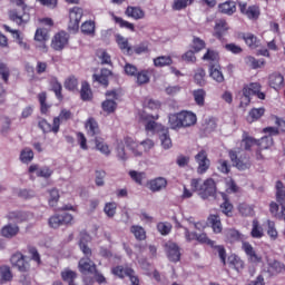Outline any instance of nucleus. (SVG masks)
<instances>
[{"label":"nucleus","instance_id":"nucleus-1","mask_svg":"<svg viewBox=\"0 0 285 285\" xmlns=\"http://www.w3.org/2000/svg\"><path fill=\"white\" fill-rule=\"evenodd\" d=\"M190 186L193 190L198 193L202 199H208V197H215L217 195V185L213 178H208L202 183V179H191Z\"/></svg>","mask_w":285,"mask_h":285},{"label":"nucleus","instance_id":"nucleus-2","mask_svg":"<svg viewBox=\"0 0 285 285\" xmlns=\"http://www.w3.org/2000/svg\"><path fill=\"white\" fill-rule=\"evenodd\" d=\"M11 3H16V6L24 10V20L17 11H9V19L14 21L18 26L28 23V21H30V13L28 12L29 8L28 4H26V0H11Z\"/></svg>","mask_w":285,"mask_h":285},{"label":"nucleus","instance_id":"nucleus-3","mask_svg":"<svg viewBox=\"0 0 285 285\" xmlns=\"http://www.w3.org/2000/svg\"><path fill=\"white\" fill-rule=\"evenodd\" d=\"M138 121H147L145 125L146 130L150 131V132H161L163 130H165L166 128H164L161 125L157 124L154 120L150 119H159V116H153V115H148L146 111H142L140 114H138L137 116Z\"/></svg>","mask_w":285,"mask_h":285},{"label":"nucleus","instance_id":"nucleus-4","mask_svg":"<svg viewBox=\"0 0 285 285\" xmlns=\"http://www.w3.org/2000/svg\"><path fill=\"white\" fill-rule=\"evenodd\" d=\"M196 242H198V244H206V246L216 248L222 263L226 265V248H224V246L222 245L215 246V240L209 239L206 233L197 234Z\"/></svg>","mask_w":285,"mask_h":285},{"label":"nucleus","instance_id":"nucleus-5","mask_svg":"<svg viewBox=\"0 0 285 285\" xmlns=\"http://www.w3.org/2000/svg\"><path fill=\"white\" fill-rule=\"evenodd\" d=\"M112 275L124 279V277H129L131 285H139V278L135 275V271L130 267H124L121 265L111 268Z\"/></svg>","mask_w":285,"mask_h":285},{"label":"nucleus","instance_id":"nucleus-6","mask_svg":"<svg viewBox=\"0 0 285 285\" xmlns=\"http://www.w3.org/2000/svg\"><path fill=\"white\" fill-rule=\"evenodd\" d=\"M263 132L267 136L262 137L261 140H258L256 144H258L262 150H267V148H271V146H273V137L279 135V129H277L276 127H267L263 129Z\"/></svg>","mask_w":285,"mask_h":285},{"label":"nucleus","instance_id":"nucleus-7","mask_svg":"<svg viewBox=\"0 0 285 285\" xmlns=\"http://www.w3.org/2000/svg\"><path fill=\"white\" fill-rule=\"evenodd\" d=\"M68 41H70V35L66 31H59L51 39V48L57 52H61L68 46Z\"/></svg>","mask_w":285,"mask_h":285},{"label":"nucleus","instance_id":"nucleus-8","mask_svg":"<svg viewBox=\"0 0 285 285\" xmlns=\"http://www.w3.org/2000/svg\"><path fill=\"white\" fill-rule=\"evenodd\" d=\"M48 39H50L48 30L43 28H38L36 30L33 40L36 41V48L40 50V52H48V45H46Z\"/></svg>","mask_w":285,"mask_h":285},{"label":"nucleus","instance_id":"nucleus-9","mask_svg":"<svg viewBox=\"0 0 285 285\" xmlns=\"http://www.w3.org/2000/svg\"><path fill=\"white\" fill-rule=\"evenodd\" d=\"M107 99L102 101L101 108L104 112H107V115H111V112H115L117 110V90H109L106 92Z\"/></svg>","mask_w":285,"mask_h":285},{"label":"nucleus","instance_id":"nucleus-10","mask_svg":"<svg viewBox=\"0 0 285 285\" xmlns=\"http://www.w3.org/2000/svg\"><path fill=\"white\" fill-rule=\"evenodd\" d=\"M81 17H83V9L79 7H73L69 11V30L77 32L79 30V23L81 21Z\"/></svg>","mask_w":285,"mask_h":285},{"label":"nucleus","instance_id":"nucleus-11","mask_svg":"<svg viewBox=\"0 0 285 285\" xmlns=\"http://www.w3.org/2000/svg\"><path fill=\"white\" fill-rule=\"evenodd\" d=\"M239 11L249 19L250 21H257L259 19V7L257 6H249L246 2L238 3Z\"/></svg>","mask_w":285,"mask_h":285},{"label":"nucleus","instance_id":"nucleus-12","mask_svg":"<svg viewBox=\"0 0 285 285\" xmlns=\"http://www.w3.org/2000/svg\"><path fill=\"white\" fill-rule=\"evenodd\" d=\"M11 264L16 266L20 273H28V271H30V262L26 261V256L21 253H16L11 256Z\"/></svg>","mask_w":285,"mask_h":285},{"label":"nucleus","instance_id":"nucleus-13","mask_svg":"<svg viewBox=\"0 0 285 285\" xmlns=\"http://www.w3.org/2000/svg\"><path fill=\"white\" fill-rule=\"evenodd\" d=\"M165 250L169 262H179L181 259V252L176 243L167 242L165 244Z\"/></svg>","mask_w":285,"mask_h":285},{"label":"nucleus","instance_id":"nucleus-14","mask_svg":"<svg viewBox=\"0 0 285 285\" xmlns=\"http://www.w3.org/2000/svg\"><path fill=\"white\" fill-rule=\"evenodd\" d=\"M195 160L198 164V173L199 175H204L208 168H210V159H208V154L205 150L199 151L195 156Z\"/></svg>","mask_w":285,"mask_h":285},{"label":"nucleus","instance_id":"nucleus-15","mask_svg":"<svg viewBox=\"0 0 285 285\" xmlns=\"http://www.w3.org/2000/svg\"><path fill=\"white\" fill-rule=\"evenodd\" d=\"M30 175H37V177H43L45 179H50L55 173L52 168L48 166L40 167L39 165H30L29 167Z\"/></svg>","mask_w":285,"mask_h":285},{"label":"nucleus","instance_id":"nucleus-16","mask_svg":"<svg viewBox=\"0 0 285 285\" xmlns=\"http://www.w3.org/2000/svg\"><path fill=\"white\" fill-rule=\"evenodd\" d=\"M78 268L82 275L97 273V265L90 258H81L78 263Z\"/></svg>","mask_w":285,"mask_h":285},{"label":"nucleus","instance_id":"nucleus-17","mask_svg":"<svg viewBox=\"0 0 285 285\" xmlns=\"http://www.w3.org/2000/svg\"><path fill=\"white\" fill-rule=\"evenodd\" d=\"M125 14L126 17H128L129 19H134L135 21L146 19V11H144V9H141L140 7L129 6L125 10Z\"/></svg>","mask_w":285,"mask_h":285},{"label":"nucleus","instance_id":"nucleus-18","mask_svg":"<svg viewBox=\"0 0 285 285\" xmlns=\"http://www.w3.org/2000/svg\"><path fill=\"white\" fill-rule=\"evenodd\" d=\"M38 126L45 132H55V135H57V132H59V118H53L52 125H50L48 120L41 119Z\"/></svg>","mask_w":285,"mask_h":285},{"label":"nucleus","instance_id":"nucleus-19","mask_svg":"<svg viewBox=\"0 0 285 285\" xmlns=\"http://www.w3.org/2000/svg\"><path fill=\"white\" fill-rule=\"evenodd\" d=\"M183 128H190L197 124V115L193 111H180Z\"/></svg>","mask_w":285,"mask_h":285},{"label":"nucleus","instance_id":"nucleus-20","mask_svg":"<svg viewBox=\"0 0 285 285\" xmlns=\"http://www.w3.org/2000/svg\"><path fill=\"white\" fill-rule=\"evenodd\" d=\"M149 186V190H151V193H159L161 190H164L166 188V186H168V180H166V178L164 177H157L155 179H151L148 183Z\"/></svg>","mask_w":285,"mask_h":285},{"label":"nucleus","instance_id":"nucleus-21","mask_svg":"<svg viewBox=\"0 0 285 285\" xmlns=\"http://www.w3.org/2000/svg\"><path fill=\"white\" fill-rule=\"evenodd\" d=\"M0 233L6 239H12V237L19 235V227L14 224H7L1 228Z\"/></svg>","mask_w":285,"mask_h":285},{"label":"nucleus","instance_id":"nucleus-22","mask_svg":"<svg viewBox=\"0 0 285 285\" xmlns=\"http://www.w3.org/2000/svg\"><path fill=\"white\" fill-rule=\"evenodd\" d=\"M218 10L223 14H228V17H230V16L235 14V12H237V4L235 3V1L228 0V1L220 3L218 6Z\"/></svg>","mask_w":285,"mask_h":285},{"label":"nucleus","instance_id":"nucleus-23","mask_svg":"<svg viewBox=\"0 0 285 285\" xmlns=\"http://www.w3.org/2000/svg\"><path fill=\"white\" fill-rule=\"evenodd\" d=\"M269 86L271 88H274V90L284 88V76L279 72L269 75Z\"/></svg>","mask_w":285,"mask_h":285},{"label":"nucleus","instance_id":"nucleus-24","mask_svg":"<svg viewBox=\"0 0 285 285\" xmlns=\"http://www.w3.org/2000/svg\"><path fill=\"white\" fill-rule=\"evenodd\" d=\"M229 157L238 170H246L250 168V163L248 160L244 161L239 159V156L235 151H229Z\"/></svg>","mask_w":285,"mask_h":285},{"label":"nucleus","instance_id":"nucleus-25","mask_svg":"<svg viewBox=\"0 0 285 285\" xmlns=\"http://www.w3.org/2000/svg\"><path fill=\"white\" fill-rule=\"evenodd\" d=\"M209 76L217 83H224V72H222V67L219 65H212L209 67Z\"/></svg>","mask_w":285,"mask_h":285},{"label":"nucleus","instance_id":"nucleus-26","mask_svg":"<svg viewBox=\"0 0 285 285\" xmlns=\"http://www.w3.org/2000/svg\"><path fill=\"white\" fill-rule=\"evenodd\" d=\"M168 124H169V128H171V130H179V129L184 128L183 122H181V112L170 114L168 117Z\"/></svg>","mask_w":285,"mask_h":285},{"label":"nucleus","instance_id":"nucleus-27","mask_svg":"<svg viewBox=\"0 0 285 285\" xmlns=\"http://www.w3.org/2000/svg\"><path fill=\"white\" fill-rule=\"evenodd\" d=\"M116 43L118 45V48L121 50V52H124V55H130L132 48L128 43V38L121 35H116Z\"/></svg>","mask_w":285,"mask_h":285},{"label":"nucleus","instance_id":"nucleus-28","mask_svg":"<svg viewBox=\"0 0 285 285\" xmlns=\"http://www.w3.org/2000/svg\"><path fill=\"white\" fill-rule=\"evenodd\" d=\"M112 77V71L109 69H101L99 75H94V80L98 81L101 86L108 87V79Z\"/></svg>","mask_w":285,"mask_h":285},{"label":"nucleus","instance_id":"nucleus-29","mask_svg":"<svg viewBox=\"0 0 285 285\" xmlns=\"http://www.w3.org/2000/svg\"><path fill=\"white\" fill-rule=\"evenodd\" d=\"M112 21L119 26V28H125L126 30H130V32H135V23L128 22L121 17H117L115 13H110Z\"/></svg>","mask_w":285,"mask_h":285},{"label":"nucleus","instance_id":"nucleus-30","mask_svg":"<svg viewBox=\"0 0 285 285\" xmlns=\"http://www.w3.org/2000/svg\"><path fill=\"white\" fill-rule=\"evenodd\" d=\"M159 139L164 150H170V148H173V139H170V134L168 132V129H163L160 131Z\"/></svg>","mask_w":285,"mask_h":285},{"label":"nucleus","instance_id":"nucleus-31","mask_svg":"<svg viewBox=\"0 0 285 285\" xmlns=\"http://www.w3.org/2000/svg\"><path fill=\"white\" fill-rule=\"evenodd\" d=\"M267 272L269 275H279V273H285V265L277 261H272L268 263Z\"/></svg>","mask_w":285,"mask_h":285},{"label":"nucleus","instance_id":"nucleus-32","mask_svg":"<svg viewBox=\"0 0 285 285\" xmlns=\"http://www.w3.org/2000/svg\"><path fill=\"white\" fill-rule=\"evenodd\" d=\"M125 144L127 148H129L134 157H141V155H144V151H141L139 144H137L132 138H126Z\"/></svg>","mask_w":285,"mask_h":285},{"label":"nucleus","instance_id":"nucleus-33","mask_svg":"<svg viewBox=\"0 0 285 285\" xmlns=\"http://www.w3.org/2000/svg\"><path fill=\"white\" fill-rule=\"evenodd\" d=\"M88 244H90V235L81 234L79 240L80 250L83 253V255L90 257V255H92V250L88 248Z\"/></svg>","mask_w":285,"mask_h":285},{"label":"nucleus","instance_id":"nucleus-34","mask_svg":"<svg viewBox=\"0 0 285 285\" xmlns=\"http://www.w3.org/2000/svg\"><path fill=\"white\" fill-rule=\"evenodd\" d=\"M276 202L281 205V208L285 206V186L283 181H276Z\"/></svg>","mask_w":285,"mask_h":285},{"label":"nucleus","instance_id":"nucleus-35","mask_svg":"<svg viewBox=\"0 0 285 285\" xmlns=\"http://www.w3.org/2000/svg\"><path fill=\"white\" fill-rule=\"evenodd\" d=\"M85 128L88 135H90L91 137H95V135H99L100 132L99 124H97V120H95V118H89L85 124Z\"/></svg>","mask_w":285,"mask_h":285},{"label":"nucleus","instance_id":"nucleus-36","mask_svg":"<svg viewBox=\"0 0 285 285\" xmlns=\"http://www.w3.org/2000/svg\"><path fill=\"white\" fill-rule=\"evenodd\" d=\"M224 233H225V239L229 244H235V242H239V239H242V234L237 229L229 228V229H225Z\"/></svg>","mask_w":285,"mask_h":285},{"label":"nucleus","instance_id":"nucleus-37","mask_svg":"<svg viewBox=\"0 0 285 285\" xmlns=\"http://www.w3.org/2000/svg\"><path fill=\"white\" fill-rule=\"evenodd\" d=\"M95 144H96V149L99 153H101V155H105L106 157H109L110 153H112V150L110 149V146L107 145V142L104 141V139L96 138Z\"/></svg>","mask_w":285,"mask_h":285},{"label":"nucleus","instance_id":"nucleus-38","mask_svg":"<svg viewBox=\"0 0 285 285\" xmlns=\"http://www.w3.org/2000/svg\"><path fill=\"white\" fill-rule=\"evenodd\" d=\"M208 222L214 233L219 234L222 233V230H224V227L222 226V218H219V215H210L208 217Z\"/></svg>","mask_w":285,"mask_h":285},{"label":"nucleus","instance_id":"nucleus-39","mask_svg":"<svg viewBox=\"0 0 285 285\" xmlns=\"http://www.w3.org/2000/svg\"><path fill=\"white\" fill-rule=\"evenodd\" d=\"M250 235L254 239H262V237H264V228L259 226V222L257 219H254L252 223Z\"/></svg>","mask_w":285,"mask_h":285},{"label":"nucleus","instance_id":"nucleus-40","mask_svg":"<svg viewBox=\"0 0 285 285\" xmlns=\"http://www.w3.org/2000/svg\"><path fill=\"white\" fill-rule=\"evenodd\" d=\"M193 3H195V0H174L171 8L179 12L181 10H186V8H188V6H193Z\"/></svg>","mask_w":285,"mask_h":285},{"label":"nucleus","instance_id":"nucleus-41","mask_svg":"<svg viewBox=\"0 0 285 285\" xmlns=\"http://www.w3.org/2000/svg\"><path fill=\"white\" fill-rule=\"evenodd\" d=\"M255 95L250 87L247 85L243 88V97L240 99V108H246L250 104V96Z\"/></svg>","mask_w":285,"mask_h":285},{"label":"nucleus","instance_id":"nucleus-42","mask_svg":"<svg viewBox=\"0 0 285 285\" xmlns=\"http://www.w3.org/2000/svg\"><path fill=\"white\" fill-rule=\"evenodd\" d=\"M61 278L63 282H68V284H75V281L77 279V272L66 268L61 272Z\"/></svg>","mask_w":285,"mask_h":285},{"label":"nucleus","instance_id":"nucleus-43","mask_svg":"<svg viewBox=\"0 0 285 285\" xmlns=\"http://www.w3.org/2000/svg\"><path fill=\"white\" fill-rule=\"evenodd\" d=\"M19 159L22 164H30L35 159V151L27 147L20 151Z\"/></svg>","mask_w":285,"mask_h":285},{"label":"nucleus","instance_id":"nucleus-44","mask_svg":"<svg viewBox=\"0 0 285 285\" xmlns=\"http://www.w3.org/2000/svg\"><path fill=\"white\" fill-rule=\"evenodd\" d=\"M193 97L197 106H204V104H206V90L196 89L193 91Z\"/></svg>","mask_w":285,"mask_h":285},{"label":"nucleus","instance_id":"nucleus-45","mask_svg":"<svg viewBox=\"0 0 285 285\" xmlns=\"http://www.w3.org/2000/svg\"><path fill=\"white\" fill-rule=\"evenodd\" d=\"M244 41L248 48H252V50H255V48H259V39L255 37L253 33H246L244 36Z\"/></svg>","mask_w":285,"mask_h":285},{"label":"nucleus","instance_id":"nucleus-46","mask_svg":"<svg viewBox=\"0 0 285 285\" xmlns=\"http://www.w3.org/2000/svg\"><path fill=\"white\" fill-rule=\"evenodd\" d=\"M265 109L264 108H254L249 111L247 116V121L253 124V121H257V119L264 116Z\"/></svg>","mask_w":285,"mask_h":285},{"label":"nucleus","instance_id":"nucleus-47","mask_svg":"<svg viewBox=\"0 0 285 285\" xmlns=\"http://www.w3.org/2000/svg\"><path fill=\"white\" fill-rule=\"evenodd\" d=\"M238 213L243 217H253L255 215V208L252 205L243 203L238 206Z\"/></svg>","mask_w":285,"mask_h":285},{"label":"nucleus","instance_id":"nucleus-48","mask_svg":"<svg viewBox=\"0 0 285 285\" xmlns=\"http://www.w3.org/2000/svg\"><path fill=\"white\" fill-rule=\"evenodd\" d=\"M173 63V58L170 56H160L154 59V66L156 68H164L165 66H170Z\"/></svg>","mask_w":285,"mask_h":285},{"label":"nucleus","instance_id":"nucleus-49","mask_svg":"<svg viewBox=\"0 0 285 285\" xmlns=\"http://www.w3.org/2000/svg\"><path fill=\"white\" fill-rule=\"evenodd\" d=\"M247 66H250V68H253L254 70H257V68H262L265 66L266 63V60L264 59H255V57L253 56H248L246 59H245Z\"/></svg>","mask_w":285,"mask_h":285},{"label":"nucleus","instance_id":"nucleus-50","mask_svg":"<svg viewBox=\"0 0 285 285\" xmlns=\"http://www.w3.org/2000/svg\"><path fill=\"white\" fill-rule=\"evenodd\" d=\"M80 97L82 101H90V99H92V90H90V85H88V82H82Z\"/></svg>","mask_w":285,"mask_h":285},{"label":"nucleus","instance_id":"nucleus-51","mask_svg":"<svg viewBox=\"0 0 285 285\" xmlns=\"http://www.w3.org/2000/svg\"><path fill=\"white\" fill-rule=\"evenodd\" d=\"M224 203L220 205V209L222 213H224V215H226L227 217H232L233 216V204L228 203V200H226V194L220 193Z\"/></svg>","mask_w":285,"mask_h":285},{"label":"nucleus","instance_id":"nucleus-52","mask_svg":"<svg viewBox=\"0 0 285 285\" xmlns=\"http://www.w3.org/2000/svg\"><path fill=\"white\" fill-rule=\"evenodd\" d=\"M228 263H229V266L235 268V271H237L238 273L239 271H242V268H244V261H242V258H239L238 256H235V255L229 256Z\"/></svg>","mask_w":285,"mask_h":285},{"label":"nucleus","instance_id":"nucleus-53","mask_svg":"<svg viewBox=\"0 0 285 285\" xmlns=\"http://www.w3.org/2000/svg\"><path fill=\"white\" fill-rule=\"evenodd\" d=\"M129 176L139 186H141L146 179V173L144 171L130 170Z\"/></svg>","mask_w":285,"mask_h":285},{"label":"nucleus","instance_id":"nucleus-54","mask_svg":"<svg viewBox=\"0 0 285 285\" xmlns=\"http://www.w3.org/2000/svg\"><path fill=\"white\" fill-rule=\"evenodd\" d=\"M157 230L160 233V235H170V232L173 230V224L168 222H160L157 224Z\"/></svg>","mask_w":285,"mask_h":285},{"label":"nucleus","instance_id":"nucleus-55","mask_svg":"<svg viewBox=\"0 0 285 285\" xmlns=\"http://www.w3.org/2000/svg\"><path fill=\"white\" fill-rule=\"evenodd\" d=\"M131 233L136 239H139L140 242L146 239V229L139 225L131 226Z\"/></svg>","mask_w":285,"mask_h":285},{"label":"nucleus","instance_id":"nucleus-56","mask_svg":"<svg viewBox=\"0 0 285 285\" xmlns=\"http://www.w3.org/2000/svg\"><path fill=\"white\" fill-rule=\"evenodd\" d=\"M228 30V23L226 22V20H217L216 24H215V32L217 35V37H222V35H224V32H226Z\"/></svg>","mask_w":285,"mask_h":285},{"label":"nucleus","instance_id":"nucleus-57","mask_svg":"<svg viewBox=\"0 0 285 285\" xmlns=\"http://www.w3.org/2000/svg\"><path fill=\"white\" fill-rule=\"evenodd\" d=\"M78 86H79V80H77V78L75 76L67 78L65 81V88L67 90H70L71 92H75V90H77Z\"/></svg>","mask_w":285,"mask_h":285},{"label":"nucleus","instance_id":"nucleus-58","mask_svg":"<svg viewBox=\"0 0 285 285\" xmlns=\"http://www.w3.org/2000/svg\"><path fill=\"white\" fill-rule=\"evenodd\" d=\"M0 279L1 282H12V271L8 266L0 267Z\"/></svg>","mask_w":285,"mask_h":285},{"label":"nucleus","instance_id":"nucleus-59","mask_svg":"<svg viewBox=\"0 0 285 285\" xmlns=\"http://www.w3.org/2000/svg\"><path fill=\"white\" fill-rule=\"evenodd\" d=\"M194 79L198 86H204L206 83V71L202 68L196 69Z\"/></svg>","mask_w":285,"mask_h":285},{"label":"nucleus","instance_id":"nucleus-60","mask_svg":"<svg viewBox=\"0 0 285 285\" xmlns=\"http://www.w3.org/2000/svg\"><path fill=\"white\" fill-rule=\"evenodd\" d=\"M49 206H51V208H55V206H57L58 202H59V189L53 188L51 190H49Z\"/></svg>","mask_w":285,"mask_h":285},{"label":"nucleus","instance_id":"nucleus-61","mask_svg":"<svg viewBox=\"0 0 285 285\" xmlns=\"http://www.w3.org/2000/svg\"><path fill=\"white\" fill-rule=\"evenodd\" d=\"M267 235L271 239H277L278 233L275 222L267 220Z\"/></svg>","mask_w":285,"mask_h":285},{"label":"nucleus","instance_id":"nucleus-62","mask_svg":"<svg viewBox=\"0 0 285 285\" xmlns=\"http://www.w3.org/2000/svg\"><path fill=\"white\" fill-rule=\"evenodd\" d=\"M83 35H95V21H86L81 24Z\"/></svg>","mask_w":285,"mask_h":285},{"label":"nucleus","instance_id":"nucleus-63","mask_svg":"<svg viewBox=\"0 0 285 285\" xmlns=\"http://www.w3.org/2000/svg\"><path fill=\"white\" fill-rule=\"evenodd\" d=\"M104 213L107 215V217L117 215V203H107L105 205Z\"/></svg>","mask_w":285,"mask_h":285},{"label":"nucleus","instance_id":"nucleus-64","mask_svg":"<svg viewBox=\"0 0 285 285\" xmlns=\"http://www.w3.org/2000/svg\"><path fill=\"white\" fill-rule=\"evenodd\" d=\"M48 224L50 228H59V226H63L61 220V215H53L49 218Z\"/></svg>","mask_w":285,"mask_h":285}]
</instances>
